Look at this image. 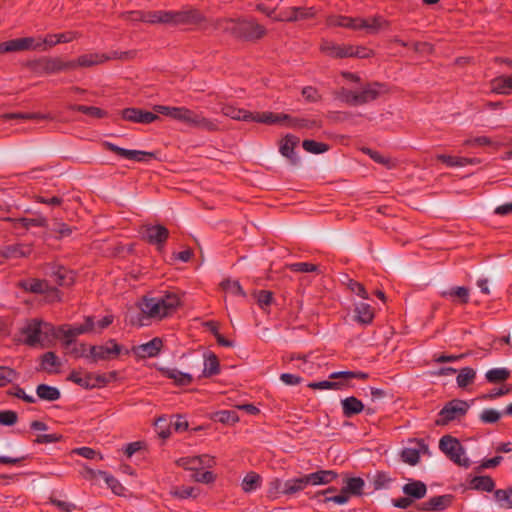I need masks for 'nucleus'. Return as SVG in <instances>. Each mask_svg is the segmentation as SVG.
<instances>
[{"label": "nucleus", "mask_w": 512, "mask_h": 512, "mask_svg": "<svg viewBox=\"0 0 512 512\" xmlns=\"http://www.w3.org/2000/svg\"><path fill=\"white\" fill-rule=\"evenodd\" d=\"M162 347V340L160 338H154L151 341L134 346L132 353L138 358H147L156 356Z\"/></svg>", "instance_id": "12"}, {"label": "nucleus", "mask_w": 512, "mask_h": 512, "mask_svg": "<svg viewBox=\"0 0 512 512\" xmlns=\"http://www.w3.org/2000/svg\"><path fill=\"white\" fill-rule=\"evenodd\" d=\"M299 138L293 135H286L280 144V153L286 157L291 164L296 165L299 158L294 153V148L298 145Z\"/></svg>", "instance_id": "17"}, {"label": "nucleus", "mask_w": 512, "mask_h": 512, "mask_svg": "<svg viewBox=\"0 0 512 512\" xmlns=\"http://www.w3.org/2000/svg\"><path fill=\"white\" fill-rule=\"evenodd\" d=\"M179 304V298L175 294L165 297L144 298L139 304L141 313L149 318H163Z\"/></svg>", "instance_id": "1"}, {"label": "nucleus", "mask_w": 512, "mask_h": 512, "mask_svg": "<svg viewBox=\"0 0 512 512\" xmlns=\"http://www.w3.org/2000/svg\"><path fill=\"white\" fill-rule=\"evenodd\" d=\"M363 487V479L359 477H352L346 480V485L342 488V492L348 493L349 495H359L361 494Z\"/></svg>", "instance_id": "35"}, {"label": "nucleus", "mask_w": 512, "mask_h": 512, "mask_svg": "<svg viewBox=\"0 0 512 512\" xmlns=\"http://www.w3.org/2000/svg\"><path fill=\"white\" fill-rule=\"evenodd\" d=\"M219 372V362L215 355L211 354L207 356L204 360V376L215 375Z\"/></svg>", "instance_id": "44"}, {"label": "nucleus", "mask_w": 512, "mask_h": 512, "mask_svg": "<svg viewBox=\"0 0 512 512\" xmlns=\"http://www.w3.org/2000/svg\"><path fill=\"white\" fill-rule=\"evenodd\" d=\"M18 224H20L24 228H29L31 226H40L47 227V219L39 216L37 218H19L16 220Z\"/></svg>", "instance_id": "51"}, {"label": "nucleus", "mask_w": 512, "mask_h": 512, "mask_svg": "<svg viewBox=\"0 0 512 512\" xmlns=\"http://www.w3.org/2000/svg\"><path fill=\"white\" fill-rule=\"evenodd\" d=\"M121 351L122 347L111 339L104 345L91 346L89 348V354L86 355V357L90 358L93 362L109 360L117 357Z\"/></svg>", "instance_id": "7"}, {"label": "nucleus", "mask_w": 512, "mask_h": 512, "mask_svg": "<svg viewBox=\"0 0 512 512\" xmlns=\"http://www.w3.org/2000/svg\"><path fill=\"white\" fill-rule=\"evenodd\" d=\"M216 419L224 424H233L239 420L237 413L230 410L219 411L216 413Z\"/></svg>", "instance_id": "54"}, {"label": "nucleus", "mask_w": 512, "mask_h": 512, "mask_svg": "<svg viewBox=\"0 0 512 512\" xmlns=\"http://www.w3.org/2000/svg\"><path fill=\"white\" fill-rule=\"evenodd\" d=\"M220 287L225 292L234 294V295H240V296H246V293L242 289L240 283L236 280L232 279H225L220 283Z\"/></svg>", "instance_id": "39"}, {"label": "nucleus", "mask_w": 512, "mask_h": 512, "mask_svg": "<svg viewBox=\"0 0 512 512\" xmlns=\"http://www.w3.org/2000/svg\"><path fill=\"white\" fill-rule=\"evenodd\" d=\"M313 15H314V12L312 11V9H303V8L294 7V8L290 9L288 14L281 16V17H277V18H275V20H277V21H283V20L296 21L298 19L310 18Z\"/></svg>", "instance_id": "31"}, {"label": "nucleus", "mask_w": 512, "mask_h": 512, "mask_svg": "<svg viewBox=\"0 0 512 512\" xmlns=\"http://www.w3.org/2000/svg\"><path fill=\"white\" fill-rule=\"evenodd\" d=\"M17 378V373L6 366H0V387L7 385L15 381Z\"/></svg>", "instance_id": "52"}, {"label": "nucleus", "mask_w": 512, "mask_h": 512, "mask_svg": "<svg viewBox=\"0 0 512 512\" xmlns=\"http://www.w3.org/2000/svg\"><path fill=\"white\" fill-rule=\"evenodd\" d=\"M510 376L507 368H493L486 372V379L489 382H500L506 380Z\"/></svg>", "instance_id": "41"}, {"label": "nucleus", "mask_w": 512, "mask_h": 512, "mask_svg": "<svg viewBox=\"0 0 512 512\" xmlns=\"http://www.w3.org/2000/svg\"><path fill=\"white\" fill-rule=\"evenodd\" d=\"M33 41H34L33 38H22V39L11 40V41H8V44H9L8 49L10 50V52L29 49L32 47Z\"/></svg>", "instance_id": "49"}, {"label": "nucleus", "mask_w": 512, "mask_h": 512, "mask_svg": "<svg viewBox=\"0 0 512 512\" xmlns=\"http://www.w3.org/2000/svg\"><path fill=\"white\" fill-rule=\"evenodd\" d=\"M77 36L76 33L74 32H69V33H61V34H56V35H50L48 36L44 41L43 43L49 45V46H53L57 43H67V42H70L72 41L75 37Z\"/></svg>", "instance_id": "43"}, {"label": "nucleus", "mask_w": 512, "mask_h": 512, "mask_svg": "<svg viewBox=\"0 0 512 512\" xmlns=\"http://www.w3.org/2000/svg\"><path fill=\"white\" fill-rule=\"evenodd\" d=\"M449 502L448 496H437L429 500L426 509L442 510Z\"/></svg>", "instance_id": "61"}, {"label": "nucleus", "mask_w": 512, "mask_h": 512, "mask_svg": "<svg viewBox=\"0 0 512 512\" xmlns=\"http://www.w3.org/2000/svg\"><path fill=\"white\" fill-rule=\"evenodd\" d=\"M108 150L115 152L121 157L137 162H145L151 159L154 155L152 152H146L141 150H128L124 148H120L113 143L104 142L103 144Z\"/></svg>", "instance_id": "8"}, {"label": "nucleus", "mask_w": 512, "mask_h": 512, "mask_svg": "<svg viewBox=\"0 0 512 512\" xmlns=\"http://www.w3.org/2000/svg\"><path fill=\"white\" fill-rule=\"evenodd\" d=\"M51 276L60 286H69L74 282V274L62 266L53 268Z\"/></svg>", "instance_id": "28"}, {"label": "nucleus", "mask_w": 512, "mask_h": 512, "mask_svg": "<svg viewBox=\"0 0 512 512\" xmlns=\"http://www.w3.org/2000/svg\"><path fill=\"white\" fill-rule=\"evenodd\" d=\"M173 119L183 122L189 126L202 128L208 131H215L218 129L213 120L185 107H176Z\"/></svg>", "instance_id": "4"}, {"label": "nucleus", "mask_w": 512, "mask_h": 512, "mask_svg": "<svg viewBox=\"0 0 512 512\" xmlns=\"http://www.w3.org/2000/svg\"><path fill=\"white\" fill-rule=\"evenodd\" d=\"M59 365L58 358L53 352H47L42 357V369L51 372L53 368Z\"/></svg>", "instance_id": "55"}, {"label": "nucleus", "mask_w": 512, "mask_h": 512, "mask_svg": "<svg viewBox=\"0 0 512 512\" xmlns=\"http://www.w3.org/2000/svg\"><path fill=\"white\" fill-rule=\"evenodd\" d=\"M250 121H255L259 123L265 124H287L289 126H303L300 124V121L291 120L290 117L286 114H274L272 112H263L253 114V118Z\"/></svg>", "instance_id": "9"}, {"label": "nucleus", "mask_w": 512, "mask_h": 512, "mask_svg": "<svg viewBox=\"0 0 512 512\" xmlns=\"http://www.w3.org/2000/svg\"><path fill=\"white\" fill-rule=\"evenodd\" d=\"M164 375L172 380L180 386H185L191 383L192 376L190 374L181 372L177 369H162Z\"/></svg>", "instance_id": "32"}, {"label": "nucleus", "mask_w": 512, "mask_h": 512, "mask_svg": "<svg viewBox=\"0 0 512 512\" xmlns=\"http://www.w3.org/2000/svg\"><path fill=\"white\" fill-rule=\"evenodd\" d=\"M199 461H201V459H198L197 456H193V457H182V458L178 459L176 461V463L178 466L195 473L200 470L199 469Z\"/></svg>", "instance_id": "46"}, {"label": "nucleus", "mask_w": 512, "mask_h": 512, "mask_svg": "<svg viewBox=\"0 0 512 512\" xmlns=\"http://www.w3.org/2000/svg\"><path fill=\"white\" fill-rule=\"evenodd\" d=\"M438 159L445 163L449 167H464L465 166V158L464 157H454L450 155L441 154L438 156Z\"/></svg>", "instance_id": "58"}, {"label": "nucleus", "mask_w": 512, "mask_h": 512, "mask_svg": "<svg viewBox=\"0 0 512 512\" xmlns=\"http://www.w3.org/2000/svg\"><path fill=\"white\" fill-rule=\"evenodd\" d=\"M75 67V61L63 62L59 59H46L42 62V69L47 73H56Z\"/></svg>", "instance_id": "20"}, {"label": "nucleus", "mask_w": 512, "mask_h": 512, "mask_svg": "<svg viewBox=\"0 0 512 512\" xmlns=\"http://www.w3.org/2000/svg\"><path fill=\"white\" fill-rule=\"evenodd\" d=\"M468 408L469 405L467 402L458 399L452 400L440 411L436 424L446 425L449 421L463 416L467 412Z\"/></svg>", "instance_id": "6"}, {"label": "nucleus", "mask_w": 512, "mask_h": 512, "mask_svg": "<svg viewBox=\"0 0 512 512\" xmlns=\"http://www.w3.org/2000/svg\"><path fill=\"white\" fill-rule=\"evenodd\" d=\"M403 492L415 499H421L427 492L426 485L421 481H413L403 486Z\"/></svg>", "instance_id": "27"}, {"label": "nucleus", "mask_w": 512, "mask_h": 512, "mask_svg": "<svg viewBox=\"0 0 512 512\" xmlns=\"http://www.w3.org/2000/svg\"><path fill=\"white\" fill-rule=\"evenodd\" d=\"M260 484H261L260 475H258L255 472H250L244 477V479L242 481V489L246 493H251V492L256 491L260 487Z\"/></svg>", "instance_id": "34"}, {"label": "nucleus", "mask_w": 512, "mask_h": 512, "mask_svg": "<svg viewBox=\"0 0 512 512\" xmlns=\"http://www.w3.org/2000/svg\"><path fill=\"white\" fill-rule=\"evenodd\" d=\"M345 416L350 417L364 409L363 403L355 397H347L341 401Z\"/></svg>", "instance_id": "29"}, {"label": "nucleus", "mask_w": 512, "mask_h": 512, "mask_svg": "<svg viewBox=\"0 0 512 512\" xmlns=\"http://www.w3.org/2000/svg\"><path fill=\"white\" fill-rule=\"evenodd\" d=\"M241 20L234 19H217L212 23V26L216 30L230 33L234 36L240 37L239 26Z\"/></svg>", "instance_id": "19"}, {"label": "nucleus", "mask_w": 512, "mask_h": 512, "mask_svg": "<svg viewBox=\"0 0 512 512\" xmlns=\"http://www.w3.org/2000/svg\"><path fill=\"white\" fill-rule=\"evenodd\" d=\"M392 479L385 473H378L373 478V485L375 490L388 489Z\"/></svg>", "instance_id": "56"}, {"label": "nucleus", "mask_w": 512, "mask_h": 512, "mask_svg": "<svg viewBox=\"0 0 512 512\" xmlns=\"http://www.w3.org/2000/svg\"><path fill=\"white\" fill-rule=\"evenodd\" d=\"M354 312L356 320L361 324H368L373 319V312L371 310V307L366 303L360 302L355 304Z\"/></svg>", "instance_id": "30"}, {"label": "nucleus", "mask_w": 512, "mask_h": 512, "mask_svg": "<svg viewBox=\"0 0 512 512\" xmlns=\"http://www.w3.org/2000/svg\"><path fill=\"white\" fill-rule=\"evenodd\" d=\"M29 253V247L24 245H12L3 250V256L6 258H18L26 256Z\"/></svg>", "instance_id": "42"}, {"label": "nucleus", "mask_w": 512, "mask_h": 512, "mask_svg": "<svg viewBox=\"0 0 512 512\" xmlns=\"http://www.w3.org/2000/svg\"><path fill=\"white\" fill-rule=\"evenodd\" d=\"M330 26L346 27L354 30L359 29L360 18H352L341 15H333L327 19Z\"/></svg>", "instance_id": "22"}, {"label": "nucleus", "mask_w": 512, "mask_h": 512, "mask_svg": "<svg viewBox=\"0 0 512 512\" xmlns=\"http://www.w3.org/2000/svg\"><path fill=\"white\" fill-rule=\"evenodd\" d=\"M157 433L162 438H167L170 435L169 420L166 417H159L155 423Z\"/></svg>", "instance_id": "60"}, {"label": "nucleus", "mask_w": 512, "mask_h": 512, "mask_svg": "<svg viewBox=\"0 0 512 512\" xmlns=\"http://www.w3.org/2000/svg\"><path fill=\"white\" fill-rule=\"evenodd\" d=\"M22 287L25 290H28L33 293L43 294L48 289V283L44 280L31 279L28 281H24L21 283Z\"/></svg>", "instance_id": "37"}, {"label": "nucleus", "mask_w": 512, "mask_h": 512, "mask_svg": "<svg viewBox=\"0 0 512 512\" xmlns=\"http://www.w3.org/2000/svg\"><path fill=\"white\" fill-rule=\"evenodd\" d=\"M302 146L307 152L313 154H321L329 149L327 144L314 140H304Z\"/></svg>", "instance_id": "45"}, {"label": "nucleus", "mask_w": 512, "mask_h": 512, "mask_svg": "<svg viewBox=\"0 0 512 512\" xmlns=\"http://www.w3.org/2000/svg\"><path fill=\"white\" fill-rule=\"evenodd\" d=\"M239 29L240 38L248 40L261 38L266 33L264 26L247 19L241 20Z\"/></svg>", "instance_id": "11"}, {"label": "nucleus", "mask_w": 512, "mask_h": 512, "mask_svg": "<svg viewBox=\"0 0 512 512\" xmlns=\"http://www.w3.org/2000/svg\"><path fill=\"white\" fill-rule=\"evenodd\" d=\"M386 25V21L379 16L369 19L360 18L359 29H364L369 33H377L384 29Z\"/></svg>", "instance_id": "25"}, {"label": "nucleus", "mask_w": 512, "mask_h": 512, "mask_svg": "<svg viewBox=\"0 0 512 512\" xmlns=\"http://www.w3.org/2000/svg\"><path fill=\"white\" fill-rule=\"evenodd\" d=\"M203 16L194 9L174 11V26L176 25H197L201 23Z\"/></svg>", "instance_id": "14"}, {"label": "nucleus", "mask_w": 512, "mask_h": 512, "mask_svg": "<svg viewBox=\"0 0 512 512\" xmlns=\"http://www.w3.org/2000/svg\"><path fill=\"white\" fill-rule=\"evenodd\" d=\"M443 295L459 299L461 302L466 303L469 299V290L465 287H455L444 292Z\"/></svg>", "instance_id": "53"}, {"label": "nucleus", "mask_w": 512, "mask_h": 512, "mask_svg": "<svg viewBox=\"0 0 512 512\" xmlns=\"http://www.w3.org/2000/svg\"><path fill=\"white\" fill-rule=\"evenodd\" d=\"M95 330V323L93 318L87 317L84 324L78 325L75 327H71L68 329H61V336L67 341V343H71L75 337L80 334L92 332Z\"/></svg>", "instance_id": "13"}, {"label": "nucleus", "mask_w": 512, "mask_h": 512, "mask_svg": "<svg viewBox=\"0 0 512 512\" xmlns=\"http://www.w3.org/2000/svg\"><path fill=\"white\" fill-rule=\"evenodd\" d=\"M221 112L223 115L230 117L234 120H243V121H250L253 118V113L236 108L229 104H224L221 107Z\"/></svg>", "instance_id": "23"}, {"label": "nucleus", "mask_w": 512, "mask_h": 512, "mask_svg": "<svg viewBox=\"0 0 512 512\" xmlns=\"http://www.w3.org/2000/svg\"><path fill=\"white\" fill-rule=\"evenodd\" d=\"M254 296L259 307L265 311L273 302V294L270 291L261 290L256 292Z\"/></svg>", "instance_id": "47"}, {"label": "nucleus", "mask_w": 512, "mask_h": 512, "mask_svg": "<svg viewBox=\"0 0 512 512\" xmlns=\"http://www.w3.org/2000/svg\"><path fill=\"white\" fill-rule=\"evenodd\" d=\"M168 230L162 225L145 226L142 235L151 244L161 248L168 237Z\"/></svg>", "instance_id": "10"}, {"label": "nucleus", "mask_w": 512, "mask_h": 512, "mask_svg": "<svg viewBox=\"0 0 512 512\" xmlns=\"http://www.w3.org/2000/svg\"><path fill=\"white\" fill-rule=\"evenodd\" d=\"M284 485H286V480H280L279 478L273 479L269 483L268 493L272 497H276L278 494H284Z\"/></svg>", "instance_id": "63"}, {"label": "nucleus", "mask_w": 512, "mask_h": 512, "mask_svg": "<svg viewBox=\"0 0 512 512\" xmlns=\"http://www.w3.org/2000/svg\"><path fill=\"white\" fill-rule=\"evenodd\" d=\"M308 485H326L337 478V473L333 470H320L314 473L306 474Z\"/></svg>", "instance_id": "18"}, {"label": "nucleus", "mask_w": 512, "mask_h": 512, "mask_svg": "<svg viewBox=\"0 0 512 512\" xmlns=\"http://www.w3.org/2000/svg\"><path fill=\"white\" fill-rule=\"evenodd\" d=\"M491 90L497 94L508 95L512 93V75L499 76L490 83Z\"/></svg>", "instance_id": "21"}, {"label": "nucleus", "mask_w": 512, "mask_h": 512, "mask_svg": "<svg viewBox=\"0 0 512 512\" xmlns=\"http://www.w3.org/2000/svg\"><path fill=\"white\" fill-rule=\"evenodd\" d=\"M73 109L79 111V112H82V113H85L91 117H94V118H102L106 115V113L101 110L100 108H97V107H88V106H83V105H76L73 107Z\"/></svg>", "instance_id": "62"}, {"label": "nucleus", "mask_w": 512, "mask_h": 512, "mask_svg": "<svg viewBox=\"0 0 512 512\" xmlns=\"http://www.w3.org/2000/svg\"><path fill=\"white\" fill-rule=\"evenodd\" d=\"M103 480L107 484V486L115 493L120 495L123 491V486L115 479L113 476L108 475L106 473H101Z\"/></svg>", "instance_id": "64"}, {"label": "nucleus", "mask_w": 512, "mask_h": 512, "mask_svg": "<svg viewBox=\"0 0 512 512\" xmlns=\"http://www.w3.org/2000/svg\"><path fill=\"white\" fill-rule=\"evenodd\" d=\"M23 334L26 336L25 341L29 345L41 344L50 341L55 333L51 324L33 319L23 328Z\"/></svg>", "instance_id": "3"}, {"label": "nucleus", "mask_w": 512, "mask_h": 512, "mask_svg": "<svg viewBox=\"0 0 512 512\" xmlns=\"http://www.w3.org/2000/svg\"><path fill=\"white\" fill-rule=\"evenodd\" d=\"M496 501L502 507H512V490H497L494 493Z\"/></svg>", "instance_id": "50"}, {"label": "nucleus", "mask_w": 512, "mask_h": 512, "mask_svg": "<svg viewBox=\"0 0 512 512\" xmlns=\"http://www.w3.org/2000/svg\"><path fill=\"white\" fill-rule=\"evenodd\" d=\"M37 396L46 401H56L60 398V392L57 388L40 384L36 389Z\"/></svg>", "instance_id": "33"}, {"label": "nucleus", "mask_w": 512, "mask_h": 512, "mask_svg": "<svg viewBox=\"0 0 512 512\" xmlns=\"http://www.w3.org/2000/svg\"><path fill=\"white\" fill-rule=\"evenodd\" d=\"M401 456L404 462L415 465L419 460L420 451L417 448H406L402 451Z\"/></svg>", "instance_id": "57"}, {"label": "nucleus", "mask_w": 512, "mask_h": 512, "mask_svg": "<svg viewBox=\"0 0 512 512\" xmlns=\"http://www.w3.org/2000/svg\"><path fill=\"white\" fill-rule=\"evenodd\" d=\"M470 486L476 490L491 491L494 488L493 480L488 476H476L471 482Z\"/></svg>", "instance_id": "36"}, {"label": "nucleus", "mask_w": 512, "mask_h": 512, "mask_svg": "<svg viewBox=\"0 0 512 512\" xmlns=\"http://www.w3.org/2000/svg\"><path fill=\"white\" fill-rule=\"evenodd\" d=\"M122 117L125 120L137 123H151L158 119L156 114L136 108L124 109L122 111Z\"/></svg>", "instance_id": "15"}, {"label": "nucleus", "mask_w": 512, "mask_h": 512, "mask_svg": "<svg viewBox=\"0 0 512 512\" xmlns=\"http://www.w3.org/2000/svg\"><path fill=\"white\" fill-rule=\"evenodd\" d=\"M381 85L377 82L367 84L359 90L342 89L340 98L352 106L363 105L375 100L381 94Z\"/></svg>", "instance_id": "2"}, {"label": "nucleus", "mask_w": 512, "mask_h": 512, "mask_svg": "<svg viewBox=\"0 0 512 512\" xmlns=\"http://www.w3.org/2000/svg\"><path fill=\"white\" fill-rule=\"evenodd\" d=\"M69 379L77 385L86 389L94 388V384L91 382V373H84L73 371Z\"/></svg>", "instance_id": "38"}, {"label": "nucleus", "mask_w": 512, "mask_h": 512, "mask_svg": "<svg viewBox=\"0 0 512 512\" xmlns=\"http://www.w3.org/2000/svg\"><path fill=\"white\" fill-rule=\"evenodd\" d=\"M128 53L125 52V53H120L118 54L117 52H115L113 54V56H108L106 54H98V53H95V54H90V55H82L78 58L76 62V66H81V67H91L93 65H96V64H99V63H102V62H105L107 60H109L111 57H114V58H124V56H126Z\"/></svg>", "instance_id": "16"}, {"label": "nucleus", "mask_w": 512, "mask_h": 512, "mask_svg": "<svg viewBox=\"0 0 512 512\" xmlns=\"http://www.w3.org/2000/svg\"><path fill=\"white\" fill-rule=\"evenodd\" d=\"M307 486L308 481L306 475L299 478L288 479L286 480V485H284V495H294L304 490Z\"/></svg>", "instance_id": "26"}, {"label": "nucleus", "mask_w": 512, "mask_h": 512, "mask_svg": "<svg viewBox=\"0 0 512 512\" xmlns=\"http://www.w3.org/2000/svg\"><path fill=\"white\" fill-rule=\"evenodd\" d=\"M476 376L475 370L469 367H465L460 370L456 380L459 387L464 388L473 382Z\"/></svg>", "instance_id": "40"}, {"label": "nucleus", "mask_w": 512, "mask_h": 512, "mask_svg": "<svg viewBox=\"0 0 512 512\" xmlns=\"http://www.w3.org/2000/svg\"><path fill=\"white\" fill-rule=\"evenodd\" d=\"M330 379L333 380L335 390H342L346 387L352 386L353 371H338L330 374Z\"/></svg>", "instance_id": "24"}, {"label": "nucleus", "mask_w": 512, "mask_h": 512, "mask_svg": "<svg viewBox=\"0 0 512 512\" xmlns=\"http://www.w3.org/2000/svg\"><path fill=\"white\" fill-rule=\"evenodd\" d=\"M133 20H141L146 23H160V11L147 12L145 14L135 13Z\"/></svg>", "instance_id": "59"}, {"label": "nucleus", "mask_w": 512, "mask_h": 512, "mask_svg": "<svg viewBox=\"0 0 512 512\" xmlns=\"http://www.w3.org/2000/svg\"><path fill=\"white\" fill-rule=\"evenodd\" d=\"M440 450L453 462L460 466H468L469 461L465 456L461 443L450 435L443 436L439 441Z\"/></svg>", "instance_id": "5"}, {"label": "nucleus", "mask_w": 512, "mask_h": 512, "mask_svg": "<svg viewBox=\"0 0 512 512\" xmlns=\"http://www.w3.org/2000/svg\"><path fill=\"white\" fill-rule=\"evenodd\" d=\"M321 50L330 55V56H333V57H339V58H343L345 57V53L343 52V48L342 46L340 45H337L335 43H332V42H324L322 45H321Z\"/></svg>", "instance_id": "48"}]
</instances>
